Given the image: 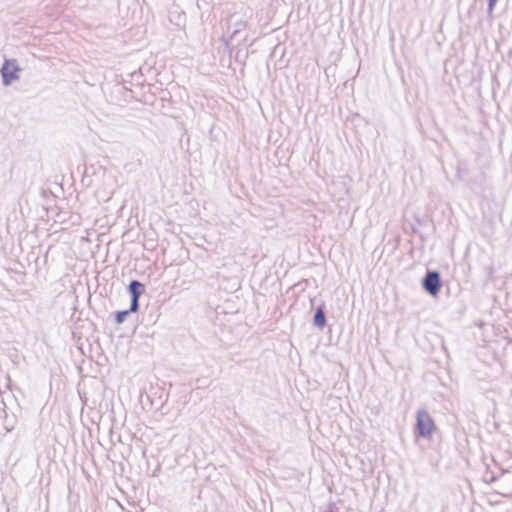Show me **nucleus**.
<instances>
[{
	"instance_id": "nucleus-6",
	"label": "nucleus",
	"mask_w": 512,
	"mask_h": 512,
	"mask_svg": "<svg viewBox=\"0 0 512 512\" xmlns=\"http://www.w3.org/2000/svg\"><path fill=\"white\" fill-rule=\"evenodd\" d=\"M129 311H120L116 314V321L117 323H122L125 319V317L128 315Z\"/></svg>"
},
{
	"instance_id": "nucleus-7",
	"label": "nucleus",
	"mask_w": 512,
	"mask_h": 512,
	"mask_svg": "<svg viewBox=\"0 0 512 512\" xmlns=\"http://www.w3.org/2000/svg\"><path fill=\"white\" fill-rule=\"evenodd\" d=\"M497 0H490V4L493 5Z\"/></svg>"
},
{
	"instance_id": "nucleus-4",
	"label": "nucleus",
	"mask_w": 512,
	"mask_h": 512,
	"mask_svg": "<svg viewBox=\"0 0 512 512\" xmlns=\"http://www.w3.org/2000/svg\"><path fill=\"white\" fill-rule=\"evenodd\" d=\"M144 285L136 280L132 281L129 285V291L132 295L130 311H136L138 308V299L144 293Z\"/></svg>"
},
{
	"instance_id": "nucleus-5",
	"label": "nucleus",
	"mask_w": 512,
	"mask_h": 512,
	"mask_svg": "<svg viewBox=\"0 0 512 512\" xmlns=\"http://www.w3.org/2000/svg\"><path fill=\"white\" fill-rule=\"evenodd\" d=\"M314 323L316 326L322 328L325 326L326 324V318H325V315H324V311L321 307H319L317 310H316V313L314 315Z\"/></svg>"
},
{
	"instance_id": "nucleus-1",
	"label": "nucleus",
	"mask_w": 512,
	"mask_h": 512,
	"mask_svg": "<svg viewBox=\"0 0 512 512\" xmlns=\"http://www.w3.org/2000/svg\"><path fill=\"white\" fill-rule=\"evenodd\" d=\"M20 71L21 68L16 60H5L1 68L3 84L8 86L13 81L17 80L19 78Z\"/></svg>"
},
{
	"instance_id": "nucleus-2",
	"label": "nucleus",
	"mask_w": 512,
	"mask_h": 512,
	"mask_svg": "<svg viewBox=\"0 0 512 512\" xmlns=\"http://www.w3.org/2000/svg\"><path fill=\"white\" fill-rule=\"evenodd\" d=\"M434 421L426 411H420L417 415V429L423 437H428L434 431Z\"/></svg>"
},
{
	"instance_id": "nucleus-3",
	"label": "nucleus",
	"mask_w": 512,
	"mask_h": 512,
	"mask_svg": "<svg viewBox=\"0 0 512 512\" xmlns=\"http://www.w3.org/2000/svg\"><path fill=\"white\" fill-rule=\"evenodd\" d=\"M424 289L432 296L438 295L441 288V279L438 272L429 271L423 280Z\"/></svg>"
}]
</instances>
